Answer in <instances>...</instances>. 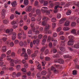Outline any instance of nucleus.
Returning <instances> with one entry per match:
<instances>
[{
  "label": "nucleus",
  "mask_w": 79,
  "mask_h": 79,
  "mask_svg": "<svg viewBox=\"0 0 79 79\" xmlns=\"http://www.w3.org/2000/svg\"><path fill=\"white\" fill-rule=\"evenodd\" d=\"M22 52L23 53L21 54V53ZM17 53L18 54L21 53V56L23 57H24L25 60H27V59L28 56L27 55L26 51L24 48H23L22 50L21 49H19L17 52Z\"/></svg>",
  "instance_id": "f257e3e1"
},
{
  "label": "nucleus",
  "mask_w": 79,
  "mask_h": 79,
  "mask_svg": "<svg viewBox=\"0 0 79 79\" xmlns=\"http://www.w3.org/2000/svg\"><path fill=\"white\" fill-rule=\"evenodd\" d=\"M6 33L10 34V35H12V40H15V38H16V34L15 32H13V29H11L10 30L8 29H7L6 31Z\"/></svg>",
  "instance_id": "f03ea898"
},
{
  "label": "nucleus",
  "mask_w": 79,
  "mask_h": 79,
  "mask_svg": "<svg viewBox=\"0 0 79 79\" xmlns=\"http://www.w3.org/2000/svg\"><path fill=\"white\" fill-rule=\"evenodd\" d=\"M10 66H14V62L15 63V64H20L21 63V61L19 59H16L15 60H14L13 59H12L10 60Z\"/></svg>",
  "instance_id": "7ed1b4c3"
},
{
  "label": "nucleus",
  "mask_w": 79,
  "mask_h": 79,
  "mask_svg": "<svg viewBox=\"0 0 79 79\" xmlns=\"http://www.w3.org/2000/svg\"><path fill=\"white\" fill-rule=\"evenodd\" d=\"M47 10H48V8L47 7H42L41 9V11H42L43 13L46 12V15H50V11H52V10H49L46 11Z\"/></svg>",
  "instance_id": "20e7f679"
},
{
  "label": "nucleus",
  "mask_w": 79,
  "mask_h": 79,
  "mask_svg": "<svg viewBox=\"0 0 79 79\" xmlns=\"http://www.w3.org/2000/svg\"><path fill=\"white\" fill-rule=\"evenodd\" d=\"M44 20L42 22V24L43 26H45L47 25V21H48L50 20V19L48 17L45 16H43L42 17V20Z\"/></svg>",
  "instance_id": "39448f33"
},
{
  "label": "nucleus",
  "mask_w": 79,
  "mask_h": 79,
  "mask_svg": "<svg viewBox=\"0 0 79 79\" xmlns=\"http://www.w3.org/2000/svg\"><path fill=\"white\" fill-rule=\"evenodd\" d=\"M35 8H33L32 9V11H31V12L29 13L28 14V16L29 17L31 18L33 16H35V17L37 16V15L36 14L34 15L33 14V13L35 12Z\"/></svg>",
  "instance_id": "423d86ee"
},
{
  "label": "nucleus",
  "mask_w": 79,
  "mask_h": 79,
  "mask_svg": "<svg viewBox=\"0 0 79 79\" xmlns=\"http://www.w3.org/2000/svg\"><path fill=\"white\" fill-rule=\"evenodd\" d=\"M23 39L24 40L26 39V35L24 34V32L23 31H22L21 33L18 34V38H19V39H21V38H22V36H21V35H23Z\"/></svg>",
  "instance_id": "0eeeda50"
},
{
  "label": "nucleus",
  "mask_w": 79,
  "mask_h": 79,
  "mask_svg": "<svg viewBox=\"0 0 79 79\" xmlns=\"http://www.w3.org/2000/svg\"><path fill=\"white\" fill-rule=\"evenodd\" d=\"M50 26L49 25H47L45 26V30L44 31H45L46 33L51 34L52 33V31L51 30L48 31V29H50Z\"/></svg>",
  "instance_id": "6e6552de"
},
{
  "label": "nucleus",
  "mask_w": 79,
  "mask_h": 79,
  "mask_svg": "<svg viewBox=\"0 0 79 79\" xmlns=\"http://www.w3.org/2000/svg\"><path fill=\"white\" fill-rule=\"evenodd\" d=\"M65 41L62 42L61 43L60 47L59 48L60 50L62 52H64L65 51V49L63 47L65 46V43H64Z\"/></svg>",
  "instance_id": "1a4fd4ad"
},
{
  "label": "nucleus",
  "mask_w": 79,
  "mask_h": 79,
  "mask_svg": "<svg viewBox=\"0 0 79 79\" xmlns=\"http://www.w3.org/2000/svg\"><path fill=\"white\" fill-rule=\"evenodd\" d=\"M47 35H44L42 41V44L43 45H45V43L46 42V41L47 39Z\"/></svg>",
  "instance_id": "9d476101"
},
{
  "label": "nucleus",
  "mask_w": 79,
  "mask_h": 79,
  "mask_svg": "<svg viewBox=\"0 0 79 79\" xmlns=\"http://www.w3.org/2000/svg\"><path fill=\"white\" fill-rule=\"evenodd\" d=\"M55 62L56 63H58L61 64H63L64 63V61L61 59L56 60H55Z\"/></svg>",
  "instance_id": "9b49d317"
},
{
  "label": "nucleus",
  "mask_w": 79,
  "mask_h": 79,
  "mask_svg": "<svg viewBox=\"0 0 79 79\" xmlns=\"http://www.w3.org/2000/svg\"><path fill=\"white\" fill-rule=\"evenodd\" d=\"M44 0H39V1L40 3L41 4L43 3V2H44V6H46L48 5V2L47 1H44Z\"/></svg>",
  "instance_id": "f8f14e48"
},
{
  "label": "nucleus",
  "mask_w": 79,
  "mask_h": 79,
  "mask_svg": "<svg viewBox=\"0 0 79 79\" xmlns=\"http://www.w3.org/2000/svg\"><path fill=\"white\" fill-rule=\"evenodd\" d=\"M12 25H13V27L14 29H15V28H17L18 27L16 21H13L12 22Z\"/></svg>",
  "instance_id": "ddd939ff"
},
{
  "label": "nucleus",
  "mask_w": 79,
  "mask_h": 79,
  "mask_svg": "<svg viewBox=\"0 0 79 79\" xmlns=\"http://www.w3.org/2000/svg\"><path fill=\"white\" fill-rule=\"evenodd\" d=\"M51 70L52 71H54V73L56 74L57 73H58L59 71L58 70H56L55 68L54 67L52 66L51 67Z\"/></svg>",
  "instance_id": "4468645a"
},
{
  "label": "nucleus",
  "mask_w": 79,
  "mask_h": 79,
  "mask_svg": "<svg viewBox=\"0 0 79 79\" xmlns=\"http://www.w3.org/2000/svg\"><path fill=\"white\" fill-rule=\"evenodd\" d=\"M62 8V6L60 7V6H55L54 13H56L57 12V11H58L57 8Z\"/></svg>",
  "instance_id": "2eb2a0df"
},
{
  "label": "nucleus",
  "mask_w": 79,
  "mask_h": 79,
  "mask_svg": "<svg viewBox=\"0 0 79 79\" xmlns=\"http://www.w3.org/2000/svg\"><path fill=\"white\" fill-rule=\"evenodd\" d=\"M2 40L4 42V44H6L8 45L9 44L10 42L9 41H6V40H7V39L6 38H3L2 39Z\"/></svg>",
  "instance_id": "dca6fc26"
},
{
  "label": "nucleus",
  "mask_w": 79,
  "mask_h": 79,
  "mask_svg": "<svg viewBox=\"0 0 79 79\" xmlns=\"http://www.w3.org/2000/svg\"><path fill=\"white\" fill-rule=\"evenodd\" d=\"M54 37H52L51 40H52V41H53V45L54 46H56L57 44V40H54Z\"/></svg>",
  "instance_id": "f3484780"
},
{
  "label": "nucleus",
  "mask_w": 79,
  "mask_h": 79,
  "mask_svg": "<svg viewBox=\"0 0 79 79\" xmlns=\"http://www.w3.org/2000/svg\"><path fill=\"white\" fill-rule=\"evenodd\" d=\"M49 7L52 8L54 6V4L52 3V0H49Z\"/></svg>",
  "instance_id": "a211bd4d"
},
{
  "label": "nucleus",
  "mask_w": 79,
  "mask_h": 79,
  "mask_svg": "<svg viewBox=\"0 0 79 79\" xmlns=\"http://www.w3.org/2000/svg\"><path fill=\"white\" fill-rule=\"evenodd\" d=\"M48 45L47 44H46L45 45V46L43 47L42 48H41L40 49V52H41V53H43L44 52V51L45 49H46L47 48Z\"/></svg>",
  "instance_id": "6ab92c4d"
},
{
  "label": "nucleus",
  "mask_w": 79,
  "mask_h": 79,
  "mask_svg": "<svg viewBox=\"0 0 79 79\" xmlns=\"http://www.w3.org/2000/svg\"><path fill=\"white\" fill-rule=\"evenodd\" d=\"M35 63L37 65V69H39L40 70H41L42 69L41 68V67L40 66V63L39 62H37V61H36Z\"/></svg>",
  "instance_id": "aec40b11"
},
{
  "label": "nucleus",
  "mask_w": 79,
  "mask_h": 79,
  "mask_svg": "<svg viewBox=\"0 0 79 79\" xmlns=\"http://www.w3.org/2000/svg\"><path fill=\"white\" fill-rule=\"evenodd\" d=\"M6 10L5 9H2V13H1V14L2 15V16L3 17V18H2V19L4 18L5 17V15L6 13Z\"/></svg>",
  "instance_id": "412c9836"
},
{
  "label": "nucleus",
  "mask_w": 79,
  "mask_h": 79,
  "mask_svg": "<svg viewBox=\"0 0 79 79\" xmlns=\"http://www.w3.org/2000/svg\"><path fill=\"white\" fill-rule=\"evenodd\" d=\"M68 38V39H69V40L70 41H74V37L72 35H70L69 36Z\"/></svg>",
  "instance_id": "4be33fe9"
},
{
  "label": "nucleus",
  "mask_w": 79,
  "mask_h": 79,
  "mask_svg": "<svg viewBox=\"0 0 79 79\" xmlns=\"http://www.w3.org/2000/svg\"><path fill=\"white\" fill-rule=\"evenodd\" d=\"M40 42V39H38L36 40H34V41H33V43H34V44H36L38 45L39 44Z\"/></svg>",
  "instance_id": "5701e85b"
},
{
  "label": "nucleus",
  "mask_w": 79,
  "mask_h": 79,
  "mask_svg": "<svg viewBox=\"0 0 79 79\" xmlns=\"http://www.w3.org/2000/svg\"><path fill=\"white\" fill-rule=\"evenodd\" d=\"M73 42L74 40H73H73H69V41L68 42V44L69 46L72 45L73 44Z\"/></svg>",
  "instance_id": "b1692460"
},
{
  "label": "nucleus",
  "mask_w": 79,
  "mask_h": 79,
  "mask_svg": "<svg viewBox=\"0 0 79 79\" xmlns=\"http://www.w3.org/2000/svg\"><path fill=\"white\" fill-rule=\"evenodd\" d=\"M12 6L15 7L17 5V2L16 1H14L11 2Z\"/></svg>",
  "instance_id": "393cba45"
},
{
  "label": "nucleus",
  "mask_w": 79,
  "mask_h": 79,
  "mask_svg": "<svg viewBox=\"0 0 79 79\" xmlns=\"http://www.w3.org/2000/svg\"><path fill=\"white\" fill-rule=\"evenodd\" d=\"M66 20V19L65 18H62L60 20V21H59V23L62 24V23H64V21H65Z\"/></svg>",
  "instance_id": "a878e982"
},
{
  "label": "nucleus",
  "mask_w": 79,
  "mask_h": 79,
  "mask_svg": "<svg viewBox=\"0 0 79 79\" xmlns=\"http://www.w3.org/2000/svg\"><path fill=\"white\" fill-rule=\"evenodd\" d=\"M36 12L37 15H40L41 14L40 10L39 9H37L36 10Z\"/></svg>",
  "instance_id": "bb28decb"
},
{
  "label": "nucleus",
  "mask_w": 79,
  "mask_h": 79,
  "mask_svg": "<svg viewBox=\"0 0 79 79\" xmlns=\"http://www.w3.org/2000/svg\"><path fill=\"white\" fill-rule=\"evenodd\" d=\"M27 10H28V11L30 12L31 10H32L31 9V6H28L27 7Z\"/></svg>",
  "instance_id": "cd10ccee"
},
{
  "label": "nucleus",
  "mask_w": 79,
  "mask_h": 79,
  "mask_svg": "<svg viewBox=\"0 0 79 79\" xmlns=\"http://www.w3.org/2000/svg\"><path fill=\"white\" fill-rule=\"evenodd\" d=\"M32 31H33L34 32L35 31V28H32V30H29V31L28 32V34H32Z\"/></svg>",
  "instance_id": "c85d7f7f"
},
{
  "label": "nucleus",
  "mask_w": 79,
  "mask_h": 79,
  "mask_svg": "<svg viewBox=\"0 0 79 79\" xmlns=\"http://www.w3.org/2000/svg\"><path fill=\"white\" fill-rule=\"evenodd\" d=\"M74 47L78 49L79 48V42H78L77 44H75L74 46Z\"/></svg>",
  "instance_id": "c756f323"
},
{
  "label": "nucleus",
  "mask_w": 79,
  "mask_h": 79,
  "mask_svg": "<svg viewBox=\"0 0 79 79\" xmlns=\"http://www.w3.org/2000/svg\"><path fill=\"white\" fill-rule=\"evenodd\" d=\"M28 0H25L24 1V4L25 5L27 6L28 5Z\"/></svg>",
  "instance_id": "7c9ffc66"
},
{
  "label": "nucleus",
  "mask_w": 79,
  "mask_h": 79,
  "mask_svg": "<svg viewBox=\"0 0 79 79\" xmlns=\"http://www.w3.org/2000/svg\"><path fill=\"white\" fill-rule=\"evenodd\" d=\"M64 59L67 58H70V59L72 58V57L71 56H70L69 55H64Z\"/></svg>",
  "instance_id": "2f4dec72"
},
{
  "label": "nucleus",
  "mask_w": 79,
  "mask_h": 79,
  "mask_svg": "<svg viewBox=\"0 0 79 79\" xmlns=\"http://www.w3.org/2000/svg\"><path fill=\"white\" fill-rule=\"evenodd\" d=\"M41 19V16L40 15H39L37 17L36 20L37 21H40Z\"/></svg>",
  "instance_id": "473e14b6"
},
{
  "label": "nucleus",
  "mask_w": 79,
  "mask_h": 79,
  "mask_svg": "<svg viewBox=\"0 0 79 79\" xmlns=\"http://www.w3.org/2000/svg\"><path fill=\"white\" fill-rule=\"evenodd\" d=\"M69 21H67L65 23L64 25L66 26H69Z\"/></svg>",
  "instance_id": "72a5a7b5"
},
{
  "label": "nucleus",
  "mask_w": 79,
  "mask_h": 79,
  "mask_svg": "<svg viewBox=\"0 0 79 79\" xmlns=\"http://www.w3.org/2000/svg\"><path fill=\"white\" fill-rule=\"evenodd\" d=\"M22 71L23 72V73H24V74H27V73H26L27 70L26 69H25V68H23L22 69Z\"/></svg>",
  "instance_id": "f704fd0d"
},
{
  "label": "nucleus",
  "mask_w": 79,
  "mask_h": 79,
  "mask_svg": "<svg viewBox=\"0 0 79 79\" xmlns=\"http://www.w3.org/2000/svg\"><path fill=\"white\" fill-rule=\"evenodd\" d=\"M6 51V48L5 46H3L2 48V51L3 52H5Z\"/></svg>",
  "instance_id": "c9c22d12"
},
{
  "label": "nucleus",
  "mask_w": 79,
  "mask_h": 79,
  "mask_svg": "<svg viewBox=\"0 0 79 79\" xmlns=\"http://www.w3.org/2000/svg\"><path fill=\"white\" fill-rule=\"evenodd\" d=\"M41 74L43 75H45L47 74V72L45 71H43L41 72Z\"/></svg>",
  "instance_id": "e433bc0d"
},
{
  "label": "nucleus",
  "mask_w": 79,
  "mask_h": 79,
  "mask_svg": "<svg viewBox=\"0 0 79 79\" xmlns=\"http://www.w3.org/2000/svg\"><path fill=\"white\" fill-rule=\"evenodd\" d=\"M50 60V58L48 57H45V60L46 61H49Z\"/></svg>",
  "instance_id": "4c0bfd02"
},
{
  "label": "nucleus",
  "mask_w": 79,
  "mask_h": 79,
  "mask_svg": "<svg viewBox=\"0 0 79 79\" xmlns=\"http://www.w3.org/2000/svg\"><path fill=\"white\" fill-rule=\"evenodd\" d=\"M71 33H73L74 34H75L76 33V31L75 29H73L71 31Z\"/></svg>",
  "instance_id": "58836bf2"
},
{
  "label": "nucleus",
  "mask_w": 79,
  "mask_h": 79,
  "mask_svg": "<svg viewBox=\"0 0 79 79\" xmlns=\"http://www.w3.org/2000/svg\"><path fill=\"white\" fill-rule=\"evenodd\" d=\"M6 59L8 60L11 61L12 59H11L10 56H6Z\"/></svg>",
  "instance_id": "ea45409f"
},
{
  "label": "nucleus",
  "mask_w": 79,
  "mask_h": 79,
  "mask_svg": "<svg viewBox=\"0 0 79 79\" xmlns=\"http://www.w3.org/2000/svg\"><path fill=\"white\" fill-rule=\"evenodd\" d=\"M71 10H68L67 12L66 13V15H69L71 14Z\"/></svg>",
  "instance_id": "a19ab883"
},
{
  "label": "nucleus",
  "mask_w": 79,
  "mask_h": 79,
  "mask_svg": "<svg viewBox=\"0 0 79 79\" xmlns=\"http://www.w3.org/2000/svg\"><path fill=\"white\" fill-rule=\"evenodd\" d=\"M76 25V23L75 22H73L71 23V26L73 27H75Z\"/></svg>",
  "instance_id": "79ce46f5"
},
{
  "label": "nucleus",
  "mask_w": 79,
  "mask_h": 79,
  "mask_svg": "<svg viewBox=\"0 0 79 79\" xmlns=\"http://www.w3.org/2000/svg\"><path fill=\"white\" fill-rule=\"evenodd\" d=\"M63 29H64V30L65 31H66L69 30L70 29V28L66 27H64Z\"/></svg>",
  "instance_id": "37998d69"
},
{
  "label": "nucleus",
  "mask_w": 79,
  "mask_h": 79,
  "mask_svg": "<svg viewBox=\"0 0 79 79\" xmlns=\"http://www.w3.org/2000/svg\"><path fill=\"white\" fill-rule=\"evenodd\" d=\"M61 17V15L60 14H58L57 15V18L60 19Z\"/></svg>",
  "instance_id": "c03bdc74"
},
{
  "label": "nucleus",
  "mask_w": 79,
  "mask_h": 79,
  "mask_svg": "<svg viewBox=\"0 0 79 79\" xmlns=\"http://www.w3.org/2000/svg\"><path fill=\"white\" fill-rule=\"evenodd\" d=\"M48 53H49V50L48 49H46L44 52V54H45V55H47L48 54Z\"/></svg>",
  "instance_id": "a18cd8bd"
},
{
  "label": "nucleus",
  "mask_w": 79,
  "mask_h": 79,
  "mask_svg": "<svg viewBox=\"0 0 79 79\" xmlns=\"http://www.w3.org/2000/svg\"><path fill=\"white\" fill-rule=\"evenodd\" d=\"M27 53H28L29 55H30L31 52V50L29 49H27Z\"/></svg>",
  "instance_id": "49530a36"
},
{
  "label": "nucleus",
  "mask_w": 79,
  "mask_h": 79,
  "mask_svg": "<svg viewBox=\"0 0 79 79\" xmlns=\"http://www.w3.org/2000/svg\"><path fill=\"white\" fill-rule=\"evenodd\" d=\"M21 73L20 72H18L16 74V77H19L21 75Z\"/></svg>",
  "instance_id": "de8ad7c7"
},
{
  "label": "nucleus",
  "mask_w": 79,
  "mask_h": 79,
  "mask_svg": "<svg viewBox=\"0 0 79 79\" xmlns=\"http://www.w3.org/2000/svg\"><path fill=\"white\" fill-rule=\"evenodd\" d=\"M54 66L56 67V68H61L62 67V66H60L59 65H54Z\"/></svg>",
  "instance_id": "09e8293b"
},
{
  "label": "nucleus",
  "mask_w": 79,
  "mask_h": 79,
  "mask_svg": "<svg viewBox=\"0 0 79 79\" xmlns=\"http://www.w3.org/2000/svg\"><path fill=\"white\" fill-rule=\"evenodd\" d=\"M53 57L54 58H56L59 57V55L58 54H57L56 55H55L53 56Z\"/></svg>",
  "instance_id": "8fccbe9b"
},
{
  "label": "nucleus",
  "mask_w": 79,
  "mask_h": 79,
  "mask_svg": "<svg viewBox=\"0 0 79 79\" xmlns=\"http://www.w3.org/2000/svg\"><path fill=\"white\" fill-rule=\"evenodd\" d=\"M14 18V16L13 15H11L10 17V19H13Z\"/></svg>",
  "instance_id": "3c124183"
},
{
  "label": "nucleus",
  "mask_w": 79,
  "mask_h": 79,
  "mask_svg": "<svg viewBox=\"0 0 79 79\" xmlns=\"http://www.w3.org/2000/svg\"><path fill=\"white\" fill-rule=\"evenodd\" d=\"M51 21L53 22H56V20L55 18H52Z\"/></svg>",
  "instance_id": "603ef678"
},
{
  "label": "nucleus",
  "mask_w": 79,
  "mask_h": 79,
  "mask_svg": "<svg viewBox=\"0 0 79 79\" xmlns=\"http://www.w3.org/2000/svg\"><path fill=\"white\" fill-rule=\"evenodd\" d=\"M51 40V38L50 36H48V38L47 42L48 43L50 42V41Z\"/></svg>",
  "instance_id": "864d4df0"
},
{
  "label": "nucleus",
  "mask_w": 79,
  "mask_h": 79,
  "mask_svg": "<svg viewBox=\"0 0 79 79\" xmlns=\"http://www.w3.org/2000/svg\"><path fill=\"white\" fill-rule=\"evenodd\" d=\"M8 22V20H5L3 21V23L5 24H7Z\"/></svg>",
  "instance_id": "5fc2aeb1"
},
{
  "label": "nucleus",
  "mask_w": 79,
  "mask_h": 79,
  "mask_svg": "<svg viewBox=\"0 0 79 79\" xmlns=\"http://www.w3.org/2000/svg\"><path fill=\"white\" fill-rule=\"evenodd\" d=\"M57 52V51L56 48H54L53 49V53H55Z\"/></svg>",
  "instance_id": "6e6d98bb"
},
{
  "label": "nucleus",
  "mask_w": 79,
  "mask_h": 79,
  "mask_svg": "<svg viewBox=\"0 0 79 79\" xmlns=\"http://www.w3.org/2000/svg\"><path fill=\"white\" fill-rule=\"evenodd\" d=\"M34 5L35 6L39 5V2L37 1H35V2Z\"/></svg>",
  "instance_id": "4d7b16f0"
},
{
  "label": "nucleus",
  "mask_w": 79,
  "mask_h": 79,
  "mask_svg": "<svg viewBox=\"0 0 79 79\" xmlns=\"http://www.w3.org/2000/svg\"><path fill=\"white\" fill-rule=\"evenodd\" d=\"M20 66H21V65H19V64L17 65L16 68L17 70H19V69H20Z\"/></svg>",
  "instance_id": "13d9d810"
},
{
  "label": "nucleus",
  "mask_w": 79,
  "mask_h": 79,
  "mask_svg": "<svg viewBox=\"0 0 79 79\" xmlns=\"http://www.w3.org/2000/svg\"><path fill=\"white\" fill-rule=\"evenodd\" d=\"M16 73H15V72H14L13 73H12V77L15 78V76H16Z\"/></svg>",
  "instance_id": "bf43d9fd"
},
{
  "label": "nucleus",
  "mask_w": 79,
  "mask_h": 79,
  "mask_svg": "<svg viewBox=\"0 0 79 79\" xmlns=\"http://www.w3.org/2000/svg\"><path fill=\"white\" fill-rule=\"evenodd\" d=\"M15 52H12L11 54V56L12 57H15Z\"/></svg>",
  "instance_id": "052dcab7"
},
{
  "label": "nucleus",
  "mask_w": 79,
  "mask_h": 79,
  "mask_svg": "<svg viewBox=\"0 0 79 79\" xmlns=\"http://www.w3.org/2000/svg\"><path fill=\"white\" fill-rule=\"evenodd\" d=\"M56 23H53L52 24V27L53 28H54V27H56Z\"/></svg>",
  "instance_id": "680f3d73"
},
{
  "label": "nucleus",
  "mask_w": 79,
  "mask_h": 79,
  "mask_svg": "<svg viewBox=\"0 0 79 79\" xmlns=\"http://www.w3.org/2000/svg\"><path fill=\"white\" fill-rule=\"evenodd\" d=\"M57 35L56 32L54 33L53 34V36L54 37H56Z\"/></svg>",
  "instance_id": "e2e57ef3"
},
{
  "label": "nucleus",
  "mask_w": 79,
  "mask_h": 79,
  "mask_svg": "<svg viewBox=\"0 0 79 79\" xmlns=\"http://www.w3.org/2000/svg\"><path fill=\"white\" fill-rule=\"evenodd\" d=\"M23 44H24L22 41H21V42L19 43V45L20 46H22Z\"/></svg>",
  "instance_id": "0e129e2a"
},
{
  "label": "nucleus",
  "mask_w": 79,
  "mask_h": 79,
  "mask_svg": "<svg viewBox=\"0 0 79 79\" xmlns=\"http://www.w3.org/2000/svg\"><path fill=\"white\" fill-rule=\"evenodd\" d=\"M77 74V71L76 70H74L73 71V74L74 75H76Z\"/></svg>",
  "instance_id": "69168bd1"
},
{
  "label": "nucleus",
  "mask_w": 79,
  "mask_h": 79,
  "mask_svg": "<svg viewBox=\"0 0 79 79\" xmlns=\"http://www.w3.org/2000/svg\"><path fill=\"white\" fill-rule=\"evenodd\" d=\"M61 28L60 27L56 29V31L57 32H60V31L61 30Z\"/></svg>",
  "instance_id": "338daca9"
},
{
  "label": "nucleus",
  "mask_w": 79,
  "mask_h": 79,
  "mask_svg": "<svg viewBox=\"0 0 79 79\" xmlns=\"http://www.w3.org/2000/svg\"><path fill=\"white\" fill-rule=\"evenodd\" d=\"M20 26H22L23 24V20H21L20 21Z\"/></svg>",
  "instance_id": "774afa93"
}]
</instances>
